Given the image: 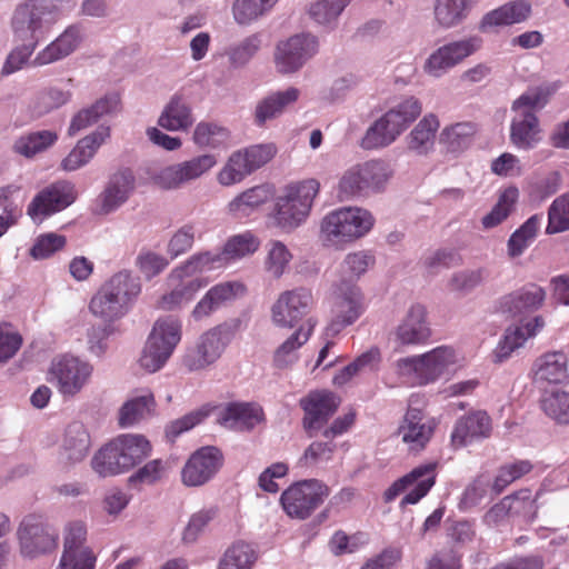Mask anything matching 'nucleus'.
<instances>
[{
    "mask_svg": "<svg viewBox=\"0 0 569 569\" xmlns=\"http://www.w3.org/2000/svg\"><path fill=\"white\" fill-rule=\"evenodd\" d=\"M545 297V290L531 283L503 296L498 302L497 310L509 317H518L537 310L542 305Z\"/></svg>",
    "mask_w": 569,
    "mask_h": 569,
    "instance_id": "nucleus-27",
    "label": "nucleus"
},
{
    "mask_svg": "<svg viewBox=\"0 0 569 569\" xmlns=\"http://www.w3.org/2000/svg\"><path fill=\"white\" fill-rule=\"evenodd\" d=\"M548 102V94L540 88L522 93L512 103L516 113L510 126V140L519 149L535 148L541 140V129L537 112Z\"/></svg>",
    "mask_w": 569,
    "mask_h": 569,
    "instance_id": "nucleus-5",
    "label": "nucleus"
},
{
    "mask_svg": "<svg viewBox=\"0 0 569 569\" xmlns=\"http://www.w3.org/2000/svg\"><path fill=\"white\" fill-rule=\"evenodd\" d=\"M430 337L426 308L419 303L411 306L395 330L396 342L399 346H419L426 343Z\"/></svg>",
    "mask_w": 569,
    "mask_h": 569,
    "instance_id": "nucleus-25",
    "label": "nucleus"
},
{
    "mask_svg": "<svg viewBox=\"0 0 569 569\" xmlns=\"http://www.w3.org/2000/svg\"><path fill=\"white\" fill-rule=\"evenodd\" d=\"M92 366L77 357L63 355L52 360L49 373L63 397H74L89 382Z\"/></svg>",
    "mask_w": 569,
    "mask_h": 569,
    "instance_id": "nucleus-14",
    "label": "nucleus"
},
{
    "mask_svg": "<svg viewBox=\"0 0 569 569\" xmlns=\"http://www.w3.org/2000/svg\"><path fill=\"white\" fill-rule=\"evenodd\" d=\"M271 198V190L268 186H256L243 191L229 204V212L238 218L249 216L256 208L266 203Z\"/></svg>",
    "mask_w": 569,
    "mask_h": 569,
    "instance_id": "nucleus-49",
    "label": "nucleus"
},
{
    "mask_svg": "<svg viewBox=\"0 0 569 569\" xmlns=\"http://www.w3.org/2000/svg\"><path fill=\"white\" fill-rule=\"evenodd\" d=\"M71 99V92L50 87L39 91L30 104L31 112L39 118L64 106Z\"/></svg>",
    "mask_w": 569,
    "mask_h": 569,
    "instance_id": "nucleus-52",
    "label": "nucleus"
},
{
    "mask_svg": "<svg viewBox=\"0 0 569 569\" xmlns=\"http://www.w3.org/2000/svg\"><path fill=\"white\" fill-rule=\"evenodd\" d=\"M458 361L452 347L440 346L420 356H410L397 361V372L412 385L426 386L436 382Z\"/></svg>",
    "mask_w": 569,
    "mask_h": 569,
    "instance_id": "nucleus-7",
    "label": "nucleus"
},
{
    "mask_svg": "<svg viewBox=\"0 0 569 569\" xmlns=\"http://www.w3.org/2000/svg\"><path fill=\"white\" fill-rule=\"evenodd\" d=\"M180 340L181 322L178 318L168 316L158 319L140 357L141 367L149 372L162 368Z\"/></svg>",
    "mask_w": 569,
    "mask_h": 569,
    "instance_id": "nucleus-9",
    "label": "nucleus"
},
{
    "mask_svg": "<svg viewBox=\"0 0 569 569\" xmlns=\"http://www.w3.org/2000/svg\"><path fill=\"white\" fill-rule=\"evenodd\" d=\"M329 487L318 479L301 480L289 486L280 497L283 511L292 519L305 520L329 497Z\"/></svg>",
    "mask_w": 569,
    "mask_h": 569,
    "instance_id": "nucleus-11",
    "label": "nucleus"
},
{
    "mask_svg": "<svg viewBox=\"0 0 569 569\" xmlns=\"http://www.w3.org/2000/svg\"><path fill=\"white\" fill-rule=\"evenodd\" d=\"M320 190L316 179L290 183L286 193L277 199L274 221L286 230L297 228L309 216L312 203Z\"/></svg>",
    "mask_w": 569,
    "mask_h": 569,
    "instance_id": "nucleus-8",
    "label": "nucleus"
},
{
    "mask_svg": "<svg viewBox=\"0 0 569 569\" xmlns=\"http://www.w3.org/2000/svg\"><path fill=\"white\" fill-rule=\"evenodd\" d=\"M256 560L257 553L252 546L238 541L227 549L219 569H251Z\"/></svg>",
    "mask_w": 569,
    "mask_h": 569,
    "instance_id": "nucleus-53",
    "label": "nucleus"
},
{
    "mask_svg": "<svg viewBox=\"0 0 569 569\" xmlns=\"http://www.w3.org/2000/svg\"><path fill=\"white\" fill-rule=\"evenodd\" d=\"M389 164L380 159L369 160L347 169L338 182L337 194L341 201L380 192L391 178Z\"/></svg>",
    "mask_w": 569,
    "mask_h": 569,
    "instance_id": "nucleus-6",
    "label": "nucleus"
},
{
    "mask_svg": "<svg viewBox=\"0 0 569 569\" xmlns=\"http://www.w3.org/2000/svg\"><path fill=\"white\" fill-rule=\"evenodd\" d=\"M491 429V418L486 411H471L457 420L450 437L451 446L459 449L488 438Z\"/></svg>",
    "mask_w": 569,
    "mask_h": 569,
    "instance_id": "nucleus-24",
    "label": "nucleus"
},
{
    "mask_svg": "<svg viewBox=\"0 0 569 569\" xmlns=\"http://www.w3.org/2000/svg\"><path fill=\"white\" fill-rule=\"evenodd\" d=\"M340 398L329 390H312L299 400L303 410L302 427L311 438L336 413L340 406Z\"/></svg>",
    "mask_w": 569,
    "mask_h": 569,
    "instance_id": "nucleus-17",
    "label": "nucleus"
},
{
    "mask_svg": "<svg viewBox=\"0 0 569 569\" xmlns=\"http://www.w3.org/2000/svg\"><path fill=\"white\" fill-rule=\"evenodd\" d=\"M300 96L297 88H288L284 91H277L260 100L254 110V122L263 126L268 120L282 114L286 108L293 104Z\"/></svg>",
    "mask_w": 569,
    "mask_h": 569,
    "instance_id": "nucleus-38",
    "label": "nucleus"
},
{
    "mask_svg": "<svg viewBox=\"0 0 569 569\" xmlns=\"http://www.w3.org/2000/svg\"><path fill=\"white\" fill-rule=\"evenodd\" d=\"M543 413L560 425H569V392L555 389L545 391L540 398Z\"/></svg>",
    "mask_w": 569,
    "mask_h": 569,
    "instance_id": "nucleus-51",
    "label": "nucleus"
},
{
    "mask_svg": "<svg viewBox=\"0 0 569 569\" xmlns=\"http://www.w3.org/2000/svg\"><path fill=\"white\" fill-rule=\"evenodd\" d=\"M90 449V436L83 425L73 422L68 426L63 443L62 457L71 463L82 461Z\"/></svg>",
    "mask_w": 569,
    "mask_h": 569,
    "instance_id": "nucleus-41",
    "label": "nucleus"
},
{
    "mask_svg": "<svg viewBox=\"0 0 569 569\" xmlns=\"http://www.w3.org/2000/svg\"><path fill=\"white\" fill-rule=\"evenodd\" d=\"M532 370L536 381L555 385L569 382L568 357L563 351L541 355L536 359Z\"/></svg>",
    "mask_w": 569,
    "mask_h": 569,
    "instance_id": "nucleus-30",
    "label": "nucleus"
},
{
    "mask_svg": "<svg viewBox=\"0 0 569 569\" xmlns=\"http://www.w3.org/2000/svg\"><path fill=\"white\" fill-rule=\"evenodd\" d=\"M169 281L173 288L158 300L157 307L161 310H173L188 303L207 284L201 278H173L172 272L169 276Z\"/></svg>",
    "mask_w": 569,
    "mask_h": 569,
    "instance_id": "nucleus-36",
    "label": "nucleus"
},
{
    "mask_svg": "<svg viewBox=\"0 0 569 569\" xmlns=\"http://www.w3.org/2000/svg\"><path fill=\"white\" fill-rule=\"evenodd\" d=\"M230 340L229 329L217 326L200 336L196 346L187 351L183 365L190 371L203 370L214 363Z\"/></svg>",
    "mask_w": 569,
    "mask_h": 569,
    "instance_id": "nucleus-16",
    "label": "nucleus"
},
{
    "mask_svg": "<svg viewBox=\"0 0 569 569\" xmlns=\"http://www.w3.org/2000/svg\"><path fill=\"white\" fill-rule=\"evenodd\" d=\"M242 286L237 282H221L211 287L193 308L191 316L199 321L208 318L228 301L236 298Z\"/></svg>",
    "mask_w": 569,
    "mask_h": 569,
    "instance_id": "nucleus-33",
    "label": "nucleus"
},
{
    "mask_svg": "<svg viewBox=\"0 0 569 569\" xmlns=\"http://www.w3.org/2000/svg\"><path fill=\"white\" fill-rule=\"evenodd\" d=\"M351 0H320L311 4L310 17L319 24L336 20Z\"/></svg>",
    "mask_w": 569,
    "mask_h": 569,
    "instance_id": "nucleus-63",
    "label": "nucleus"
},
{
    "mask_svg": "<svg viewBox=\"0 0 569 569\" xmlns=\"http://www.w3.org/2000/svg\"><path fill=\"white\" fill-rule=\"evenodd\" d=\"M315 306L311 290L296 288L280 293L271 308V318L276 326L292 329L307 317Z\"/></svg>",
    "mask_w": 569,
    "mask_h": 569,
    "instance_id": "nucleus-15",
    "label": "nucleus"
},
{
    "mask_svg": "<svg viewBox=\"0 0 569 569\" xmlns=\"http://www.w3.org/2000/svg\"><path fill=\"white\" fill-rule=\"evenodd\" d=\"M439 126L436 114H426L407 137L408 149L417 154H427L433 147Z\"/></svg>",
    "mask_w": 569,
    "mask_h": 569,
    "instance_id": "nucleus-42",
    "label": "nucleus"
},
{
    "mask_svg": "<svg viewBox=\"0 0 569 569\" xmlns=\"http://www.w3.org/2000/svg\"><path fill=\"white\" fill-rule=\"evenodd\" d=\"M87 539V528L81 521L70 522L66 528L64 550L58 569H66L68 561L81 559L86 552H92L84 546Z\"/></svg>",
    "mask_w": 569,
    "mask_h": 569,
    "instance_id": "nucleus-46",
    "label": "nucleus"
},
{
    "mask_svg": "<svg viewBox=\"0 0 569 569\" xmlns=\"http://www.w3.org/2000/svg\"><path fill=\"white\" fill-rule=\"evenodd\" d=\"M533 470V463L528 459H517L501 465L492 481L491 489L495 493H501L513 482L520 480Z\"/></svg>",
    "mask_w": 569,
    "mask_h": 569,
    "instance_id": "nucleus-50",
    "label": "nucleus"
},
{
    "mask_svg": "<svg viewBox=\"0 0 569 569\" xmlns=\"http://www.w3.org/2000/svg\"><path fill=\"white\" fill-rule=\"evenodd\" d=\"M229 131L216 123L199 122L193 132V141L199 147L218 148L227 144Z\"/></svg>",
    "mask_w": 569,
    "mask_h": 569,
    "instance_id": "nucleus-58",
    "label": "nucleus"
},
{
    "mask_svg": "<svg viewBox=\"0 0 569 569\" xmlns=\"http://www.w3.org/2000/svg\"><path fill=\"white\" fill-rule=\"evenodd\" d=\"M149 440L141 435H120L92 458L91 467L100 477L124 473L151 453Z\"/></svg>",
    "mask_w": 569,
    "mask_h": 569,
    "instance_id": "nucleus-2",
    "label": "nucleus"
},
{
    "mask_svg": "<svg viewBox=\"0 0 569 569\" xmlns=\"http://www.w3.org/2000/svg\"><path fill=\"white\" fill-rule=\"evenodd\" d=\"M318 51L317 38L311 34H296L280 42L276 52V66L281 73L299 70Z\"/></svg>",
    "mask_w": 569,
    "mask_h": 569,
    "instance_id": "nucleus-22",
    "label": "nucleus"
},
{
    "mask_svg": "<svg viewBox=\"0 0 569 569\" xmlns=\"http://www.w3.org/2000/svg\"><path fill=\"white\" fill-rule=\"evenodd\" d=\"M77 199L74 186L66 180L56 181L41 189L27 207V214L41 223L52 214L72 204Z\"/></svg>",
    "mask_w": 569,
    "mask_h": 569,
    "instance_id": "nucleus-12",
    "label": "nucleus"
},
{
    "mask_svg": "<svg viewBox=\"0 0 569 569\" xmlns=\"http://www.w3.org/2000/svg\"><path fill=\"white\" fill-rule=\"evenodd\" d=\"M541 222V216H531L508 240V253L510 257H518L535 240Z\"/></svg>",
    "mask_w": 569,
    "mask_h": 569,
    "instance_id": "nucleus-56",
    "label": "nucleus"
},
{
    "mask_svg": "<svg viewBox=\"0 0 569 569\" xmlns=\"http://www.w3.org/2000/svg\"><path fill=\"white\" fill-rule=\"evenodd\" d=\"M259 246L258 238L249 231L229 238L222 251H220L221 256L224 257V266L230 261L254 253Z\"/></svg>",
    "mask_w": 569,
    "mask_h": 569,
    "instance_id": "nucleus-55",
    "label": "nucleus"
},
{
    "mask_svg": "<svg viewBox=\"0 0 569 569\" xmlns=\"http://www.w3.org/2000/svg\"><path fill=\"white\" fill-rule=\"evenodd\" d=\"M119 98L117 96L106 97L98 100L91 107L80 110L71 120L68 132L70 136L96 123L102 116L114 111L118 108Z\"/></svg>",
    "mask_w": 569,
    "mask_h": 569,
    "instance_id": "nucleus-45",
    "label": "nucleus"
},
{
    "mask_svg": "<svg viewBox=\"0 0 569 569\" xmlns=\"http://www.w3.org/2000/svg\"><path fill=\"white\" fill-rule=\"evenodd\" d=\"M291 259L292 254L284 243L278 240L270 241L264 259V269L273 278L279 279L284 273Z\"/></svg>",
    "mask_w": 569,
    "mask_h": 569,
    "instance_id": "nucleus-57",
    "label": "nucleus"
},
{
    "mask_svg": "<svg viewBox=\"0 0 569 569\" xmlns=\"http://www.w3.org/2000/svg\"><path fill=\"white\" fill-rule=\"evenodd\" d=\"M58 134L51 130L30 132L19 137L13 143V151L24 158H32L53 146Z\"/></svg>",
    "mask_w": 569,
    "mask_h": 569,
    "instance_id": "nucleus-48",
    "label": "nucleus"
},
{
    "mask_svg": "<svg viewBox=\"0 0 569 569\" xmlns=\"http://www.w3.org/2000/svg\"><path fill=\"white\" fill-rule=\"evenodd\" d=\"M419 99L408 97L383 113L365 132L360 146L375 150L390 146L421 114Z\"/></svg>",
    "mask_w": 569,
    "mask_h": 569,
    "instance_id": "nucleus-4",
    "label": "nucleus"
},
{
    "mask_svg": "<svg viewBox=\"0 0 569 569\" xmlns=\"http://www.w3.org/2000/svg\"><path fill=\"white\" fill-rule=\"evenodd\" d=\"M317 326V319L309 317L273 352V366L287 369L298 360V350L308 342Z\"/></svg>",
    "mask_w": 569,
    "mask_h": 569,
    "instance_id": "nucleus-28",
    "label": "nucleus"
},
{
    "mask_svg": "<svg viewBox=\"0 0 569 569\" xmlns=\"http://www.w3.org/2000/svg\"><path fill=\"white\" fill-rule=\"evenodd\" d=\"M370 211L359 207H346L327 214L321 230L332 242H350L366 236L373 227Z\"/></svg>",
    "mask_w": 569,
    "mask_h": 569,
    "instance_id": "nucleus-10",
    "label": "nucleus"
},
{
    "mask_svg": "<svg viewBox=\"0 0 569 569\" xmlns=\"http://www.w3.org/2000/svg\"><path fill=\"white\" fill-rule=\"evenodd\" d=\"M21 552L36 557L57 547L58 535L51 530L39 516H27L18 530Z\"/></svg>",
    "mask_w": 569,
    "mask_h": 569,
    "instance_id": "nucleus-21",
    "label": "nucleus"
},
{
    "mask_svg": "<svg viewBox=\"0 0 569 569\" xmlns=\"http://www.w3.org/2000/svg\"><path fill=\"white\" fill-rule=\"evenodd\" d=\"M109 138L110 128L100 126L94 132L78 141L76 147L61 161V168L64 171H74L83 167Z\"/></svg>",
    "mask_w": 569,
    "mask_h": 569,
    "instance_id": "nucleus-29",
    "label": "nucleus"
},
{
    "mask_svg": "<svg viewBox=\"0 0 569 569\" xmlns=\"http://www.w3.org/2000/svg\"><path fill=\"white\" fill-rule=\"evenodd\" d=\"M134 189V177L131 170L124 169L116 172L101 193V210L109 213L127 201Z\"/></svg>",
    "mask_w": 569,
    "mask_h": 569,
    "instance_id": "nucleus-34",
    "label": "nucleus"
},
{
    "mask_svg": "<svg viewBox=\"0 0 569 569\" xmlns=\"http://www.w3.org/2000/svg\"><path fill=\"white\" fill-rule=\"evenodd\" d=\"M192 123L191 108L180 93H176L170 99L158 119V124L169 131H184Z\"/></svg>",
    "mask_w": 569,
    "mask_h": 569,
    "instance_id": "nucleus-39",
    "label": "nucleus"
},
{
    "mask_svg": "<svg viewBox=\"0 0 569 569\" xmlns=\"http://www.w3.org/2000/svg\"><path fill=\"white\" fill-rule=\"evenodd\" d=\"M569 230V194L556 198L548 210L546 232L555 234Z\"/></svg>",
    "mask_w": 569,
    "mask_h": 569,
    "instance_id": "nucleus-61",
    "label": "nucleus"
},
{
    "mask_svg": "<svg viewBox=\"0 0 569 569\" xmlns=\"http://www.w3.org/2000/svg\"><path fill=\"white\" fill-rule=\"evenodd\" d=\"M168 468L167 461L153 459L132 473L129 477V482L132 485H154L164 478Z\"/></svg>",
    "mask_w": 569,
    "mask_h": 569,
    "instance_id": "nucleus-64",
    "label": "nucleus"
},
{
    "mask_svg": "<svg viewBox=\"0 0 569 569\" xmlns=\"http://www.w3.org/2000/svg\"><path fill=\"white\" fill-rule=\"evenodd\" d=\"M477 132L476 123L471 121L457 122L442 129L439 142L450 152H458L468 148Z\"/></svg>",
    "mask_w": 569,
    "mask_h": 569,
    "instance_id": "nucleus-47",
    "label": "nucleus"
},
{
    "mask_svg": "<svg viewBox=\"0 0 569 569\" xmlns=\"http://www.w3.org/2000/svg\"><path fill=\"white\" fill-rule=\"evenodd\" d=\"M363 311V296L360 289L355 283L342 281L337 286L333 317L327 331L338 333L342 328L352 325Z\"/></svg>",
    "mask_w": 569,
    "mask_h": 569,
    "instance_id": "nucleus-20",
    "label": "nucleus"
},
{
    "mask_svg": "<svg viewBox=\"0 0 569 569\" xmlns=\"http://www.w3.org/2000/svg\"><path fill=\"white\" fill-rule=\"evenodd\" d=\"M545 326L541 317H536L532 321L523 326L516 327L512 330H507L503 338L495 349L496 362H502L510 357V355L520 348L528 338L536 336Z\"/></svg>",
    "mask_w": 569,
    "mask_h": 569,
    "instance_id": "nucleus-37",
    "label": "nucleus"
},
{
    "mask_svg": "<svg viewBox=\"0 0 569 569\" xmlns=\"http://www.w3.org/2000/svg\"><path fill=\"white\" fill-rule=\"evenodd\" d=\"M263 419L262 408L252 402H230L218 416L221 426L236 431H249Z\"/></svg>",
    "mask_w": 569,
    "mask_h": 569,
    "instance_id": "nucleus-26",
    "label": "nucleus"
},
{
    "mask_svg": "<svg viewBox=\"0 0 569 569\" xmlns=\"http://www.w3.org/2000/svg\"><path fill=\"white\" fill-rule=\"evenodd\" d=\"M81 39V30L78 26L68 27L62 34L36 56L33 64L44 66L66 58L77 49Z\"/></svg>",
    "mask_w": 569,
    "mask_h": 569,
    "instance_id": "nucleus-35",
    "label": "nucleus"
},
{
    "mask_svg": "<svg viewBox=\"0 0 569 569\" xmlns=\"http://www.w3.org/2000/svg\"><path fill=\"white\" fill-rule=\"evenodd\" d=\"M217 163L212 154H201L190 160L168 166L152 176V182L161 189L170 190L200 178Z\"/></svg>",
    "mask_w": 569,
    "mask_h": 569,
    "instance_id": "nucleus-18",
    "label": "nucleus"
},
{
    "mask_svg": "<svg viewBox=\"0 0 569 569\" xmlns=\"http://www.w3.org/2000/svg\"><path fill=\"white\" fill-rule=\"evenodd\" d=\"M518 197L519 190L517 187L511 186L506 188L500 193L498 202L495 204L491 211L482 218V227L485 229H491L505 221L510 214L515 203L518 200Z\"/></svg>",
    "mask_w": 569,
    "mask_h": 569,
    "instance_id": "nucleus-54",
    "label": "nucleus"
},
{
    "mask_svg": "<svg viewBox=\"0 0 569 569\" xmlns=\"http://www.w3.org/2000/svg\"><path fill=\"white\" fill-rule=\"evenodd\" d=\"M250 169L244 154L241 151L233 152L227 163L218 173V181L222 186H232L240 182L246 176L250 174Z\"/></svg>",
    "mask_w": 569,
    "mask_h": 569,
    "instance_id": "nucleus-59",
    "label": "nucleus"
},
{
    "mask_svg": "<svg viewBox=\"0 0 569 569\" xmlns=\"http://www.w3.org/2000/svg\"><path fill=\"white\" fill-rule=\"evenodd\" d=\"M438 462L419 465L410 472L397 479L386 491L385 500L392 501L400 493L410 489L402 498L401 505H416L428 495L436 483Z\"/></svg>",
    "mask_w": 569,
    "mask_h": 569,
    "instance_id": "nucleus-13",
    "label": "nucleus"
},
{
    "mask_svg": "<svg viewBox=\"0 0 569 569\" xmlns=\"http://www.w3.org/2000/svg\"><path fill=\"white\" fill-rule=\"evenodd\" d=\"M223 456L216 447H202L193 452L181 471L183 485L199 487L208 482L222 467Z\"/></svg>",
    "mask_w": 569,
    "mask_h": 569,
    "instance_id": "nucleus-23",
    "label": "nucleus"
},
{
    "mask_svg": "<svg viewBox=\"0 0 569 569\" xmlns=\"http://www.w3.org/2000/svg\"><path fill=\"white\" fill-rule=\"evenodd\" d=\"M141 292V283L128 271H120L106 281L89 303L90 311L112 322L128 313Z\"/></svg>",
    "mask_w": 569,
    "mask_h": 569,
    "instance_id": "nucleus-3",
    "label": "nucleus"
},
{
    "mask_svg": "<svg viewBox=\"0 0 569 569\" xmlns=\"http://www.w3.org/2000/svg\"><path fill=\"white\" fill-rule=\"evenodd\" d=\"M278 0H236L233 17L240 24H248L270 10Z\"/></svg>",
    "mask_w": 569,
    "mask_h": 569,
    "instance_id": "nucleus-60",
    "label": "nucleus"
},
{
    "mask_svg": "<svg viewBox=\"0 0 569 569\" xmlns=\"http://www.w3.org/2000/svg\"><path fill=\"white\" fill-rule=\"evenodd\" d=\"M481 38L470 37L441 46L428 57L423 64V70L429 76L439 78L476 52L481 47Z\"/></svg>",
    "mask_w": 569,
    "mask_h": 569,
    "instance_id": "nucleus-19",
    "label": "nucleus"
},
{
    "mask_svg": "<svg viewBox=\"0 0 569 569\" xmlns=\"http://www.w3.org/2000/svg\"><path fill=\"white\" fill-rule=\"evenodd\" d=\"M531 12L526 1H512L488 12L481 20L480 30L487 31L491 27L510 26L525 21Z\"/></svg>",
    "mask_w": 569,
    "mask_h": 569,
    "instance_id": "nucleus-40",
    "label": "nucleus"
},
{
    "mask_svg": "<svg viewBox=\"0 0 569 569\" xmlns=\"http://www.w3.org/2000/svg\"><path fill=\"white\" fill-rule=\"evenodd\" d=\"M224 267V257L220 252L202 251L192 254L183 264L172 270L173 278H196L194 276Z\"/></svg>",
    "mask_w": 569,
    "mask_h": 569,
    "instance_id": "nucleus-43",
    "label": "nucleus"
},
{
    "mask_svg": "<svg viewBox=\"0 0 569 569\" xmlns=\"http://www.w3.org/2000/svg\"><path fill=\"white\" fill-rule=\"evenodd\" d=\"M433 433V428L423 421L421 410L410 408L399 427V435L402 441L408 445L409 450H422L429 442Z\"/></svg>",
    "mask_w": 569,
    "mask_h": 569,
    "instance_id": "nucleus-31",
    "label": "nucleus"
},
{
    "mask_svg": "<svg viewBox=\"0 0 569 569\" xmlns=\"http://www.w3.org/2000/svg\"><path fill=\"white\" fill-rule=\"evenodd\" d=\"M71 2L72 0H28L16 9L12 30L16 40L22 43L7 57L1 76H9L22 69L38 43L60 19L63 4Z\"/></svg>",
    "mask_w": 569,
    "mask_h": 569,
    "instance_id": "nucleus-1",
    "label": "nucleus"
},
{
    "mask_svg": "<svg viewBox=\"0 0 569 569\" xmlns=\"http://www.w3.org/2000/svg\"><path fill=\"white\" fill-rule=\"evenodd\" d=\"M157 402L154 395L149 389L128 399L119 409L118 423L122 428L131 427L141 420L152 417L156 412Z\"/></svg>",
    "mask_w": 569,
    "mask_h": 569,
    "instance_id": "nucleus-32",
    "label": "nucleus"
},
{
    "mask_svg": "<svg viewBox=\"0 0 569 569\" xmlns=\"http://www.w3.org/2000/svg\"><path fill=\"white\" fill-rule=\"evenodd\" d=\"M512 520L531 523L538 516V495H532L531 489L522 488L505 497Z\"/></svg>",
    "mask_w": 569,
    "mask_h": 569,
    "instance_id": "nucleus-44",
    "label": "nucleus"
},
{
    "mask_svg": "<svg viewBox=\"0 0 569 569\" xmlns=\"http://www.w3.org/2000/svg\"><path fill=\"white\" fill-rule=\"evenodd\" d=\"M468 0H437L435 17L440 26L450 28L463 18Z\"/></svg>",
    "mask_w": 569,
    "mask_h": 569,
    "instance_id": "nucleus-62",
    "label": "nucleus"
}]
</instances>
